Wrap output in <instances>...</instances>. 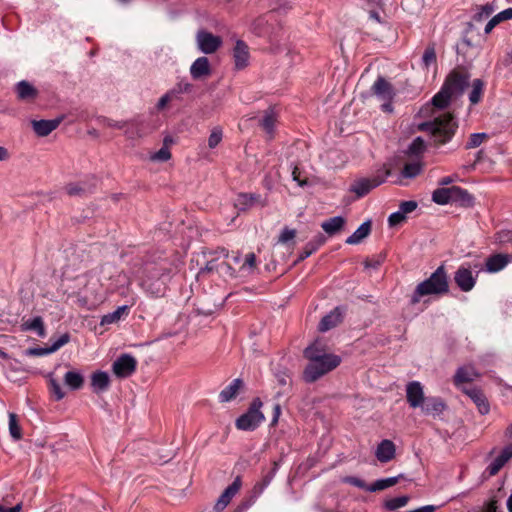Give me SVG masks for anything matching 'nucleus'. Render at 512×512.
<instances>
[{
  "instance_id": "obj_1",
  "label": "nucleus",
  "mask_w": 512,
  "mask_h": 512,
  "mask_svg": "<svg viewBox=\"0 0 512 512\" xmlns=\"http://www.w3.org/2000/svg\"><path fill=\"white\" fill-rule=\"evenodd\" d=\"M468 84L467 74L456 71L450 73L431 103L421 109L423 115L431 114L433 120L420 123L419 130L431 134L436 143L444 144L450 141L457 129V123L450 113L443 112L442 109L448 106L452 95L461 94Z\"/></svg>"
},
{
  "instance_id": "obj_2",
  "label": "nucleus",
  "mask_w": 512,
  "mask_h": 512,
  "mask_svg": "<svg viewBox=\"0 0 512 512\" xmlns=\"http://www.w3.org/2000/svg\"><path fill=\"white\" fill-rule=\"evenodd\" d=\"M304 356L309 361L303 373V378L308 383L317 381L335 369L341 362L339 356L327 353L324 347L317 342L305 349Z\"/></svg>"
},
{
  "instance_id": "obj_3",
  "label": "nucleus",
  "mask_w": 512,
  "mask_h": 512,
  "mask_svg": "<svg viewBox=\"0 0 512 512\" xmlns=\"http://www.w3.org/2000/svg\"><path fill=\"white\" fill-rule=\"evenodd\" d=\"M449 292L448 276L443 265L439 266L426 280L420 282L410 299L415 305L426 296H442Z\"/></svg>"
},
{
  "instance_id": "obj_4",
  "label": "nucleus",
  "mask_w": 512,
  "mask_h": 512,
  "mask_svg": "<svg viewBox=\"0 0 512 512\" xmlns=\"http://www.w3.org/2000/svg\"><path fill=\"white\" fill-rule=\"evenodd\" d=\"M164 268L151 267L145 270L140 286L151 296H162L165 292Z\"/></svg>"
},
{
  "instance_id": "obj_5",
  "label": "nucleus",
  "mask_w": 512,
  "mask_h": 512,
  "mask_svg": "<svg viewBox=\"0 0 512 512\" xmlns=\"http://www.w3.org/2000/svg\"><path fill=\"white\" fill-rule=\"evenodd\" d=\"M262 406V401L259 398H255L247 412L237 418V429L243 431L255 430L265 419L264 414L261 412Z\"/></svg>"
},
{
  "instance_id": "obj_6",
  "label": "nucleus",
  "mask_w": 512,
  "mask_h": 512,
  "mask_svg": "<svg viewBox=\"0 0 512 512\" xmlns=\"http://www.w3.org/2000/svg\"><path fill=\"white\" fill-rule=\"evenodd\" d=\"M390 171L388 169L378 173L369 178H360L354 181L350 187V191L355 193L357 197H363L368 194L372 189L378 187L385 182L389 176Z\"/></svg>"
},
{
  "instance_id": "obj_7",
  "label": "nucleus",
  "mask_w": 512,
  "mask_h": 512,
  "mask_svg": "<svg viewBox=\"0 0 512 512\" xmlns=\"http://www.w3.org/2000/svg\"><path fill=\"white\" fill-rule=\"evenodd\" d=\"M371 89L373 94L382 102L381 109L384 112H392V101L395 96L392 85L383 77H378Z\"/></svg>"
},
{
  "instance_id": "obj_8",
  "label": "nucleus",
  "mask_w": 512,
  "mask_h": 512,
  "mask_svg": "<svg viewBox=\"0 0 512 512\" xmlns=\"http://www.w3.org/2000/svg\"><path fill=\"white\" fill-rule=\"evenodd\" d=\"M222 38L206 30H199L196 34L198 49L204 54H213L222 46Z\"/></svg>"
},
{
  "instance_id": "obj_9",
  "label": "nucleus",
  "mask_w": 512,
  "mask_h": 512,
  "mask_svg": "<svg viewBox=\"0 0 512 512\" xmlns=\"http://www.w3.org/2000/svg\"><path fill=\"white\" fill-rule=\"evenodd\" d=\"M137 361L130 354H122L112 365L113 373L120 378L129 377L136 370Z\"/></svg>"
},
{
  "instance_id": "obj_10",
  "label": "nucleus",
  "mask_w": 512,
  "mask_h": 512,
  "mask_svg": "<svg viewBox=\"0 0 512 512\" xmlns=\"http://www.w3.org/2000/svg\"><path fill=\"white\" fill-rule=\"evenodd\" d=\"M478 277V273H473L468 267L460 266L454 275V281L463 292L471 291Z\"/></svg>"
},
{
  "instance_id": "obj_11",
  "label": "nucleus",
  "mask_w": 512,
  "mask_h": 512,
  "mask_svg": "<svg viewBox=\"0 0 512 512\" xmlns=\"http://www.w3.org/2000/svg\"><path fill=\"white\" fill-rule=\"evenodd\" d=\"M234 68L238 71L248 67L250 63V49L243 40H237L232 49Z\"/></svg>"
},
{
  "instance_id": "obj_12",
  "label": "nucleus",
  "mask_w": 512,
  "mask_h": 512,
  "mask_svg": "<svg viewBox=\"0 0 512 512\" xmlns=\"http://www.w3.org/2000/svg\"><path fill=\"white\" fill-rule=\"evenodd\" d=\"M406 398L407 402L412 408L421 407L425 397L423 386L418 381L409 382L406 386Z\"/></svg>"
},
{
  "instance_id": "obj_13",
  "label": "nucleus",
  "mask_w": 512,
  "mask_h": 512,
  "mask_svg": "<svg viewBox=\"0 0 512 512\" xmlns=\"http://www.w3.org/2000/svg\"><path fill=\"white\" fill-rule=\"evenodd\" d=\"M241 488V480L237 477L232 484H230L223 493L219 496L218 500L215 503V510L220 512L224 510L232 498L238 493Z\"/></svg>"
},
{
  "instance_id": "obj_14",
  "label": "nucleus",
  "mask_w": 512,
  "mask_h": 512,
  "mask_svg": "<svg viewBox=\"0 0 512 512\" xmlns=\"http://www.w3.org/2000/svg\"><path fill=\"white\" fill-rule=\"evenodd\" d=\"M232 262L239 266L238 272L241 276L251 275L256 269V256L254 253H248L244 259L240 254L232 257Z\"/></svg>"
},
{
  "instance_id": "obj_15",
  "label": "nucleus",
  "mask_w": 512,
  "mask_h": 512,
  "mask_svg": "<svg viewBox=\"0 0 512 512\" xmlns=\"http://www.w3.org/2000/svg\"><path fill=\"white\" fill-rule=\"evenodd\" d=\"M511 458L512 444H509L501 450L499 455H497L486 468V471L489 474V476L496 475Z\"/></svg>"
},
{
  "instance_id": "obj_16",
  "label": "nucleus",
  "mask_w": 512,
  "mask_h": 512,
  "mask_svg": "<svg viewBox=\"0 0 512 512\" xmlns=\"http://www.w3.org/2000/svg\"><path fill=\"white\" fill-rule=\"evenodd\" d=\"M463 392L470 397V399L475 403L478 408V411L482 415H486L490 411V405L488 400L481 389L477 387L463 388Z\"/></svg>"
},
{
  "instance_id": "obj_17",
  "label": "nucleus",
  "mask_w": 512,
  "mask_h": 512,
  "mask_svg": "<svg viewBox=\"0 0 512 512\" xmlns=\"http://www.w3.org/2000/svg\"><path fill=\"white\" fill-rule=\"evenodd\" d=\"M62 120L63 117L51 120H34L32 121V127L38 136L45 137L54 131L60 125Z\"/></svg>"
},
{
  "instance_id": "obj_18",
  "label": "nucleus",
  "mask_w": 512,
  "mask_h": 512,
  "mask_svg": "<svg viewBox=\"0 0 512 512\" xmlns=\"http://www.w3.org/2000/svg\"><path fill=\"white\" fill-rule=\"evenodd\" d=\"M92 391L96 394L107 391L110 387V376L105 371H96L90 377Z\"/></svg>"
},
{
  "instance_id": "obj_19",
  "label": "nucleus",
  "mask_w": 512,
  "mask_h": 512,
  "mask_svg": "<svg viewBox=\"0 0 512 512\" xmlns=\"http://www.w3.org/2000/svg\"><path fill=\"white\" fill-rule=\"evenodd\" d=\"M135 302H136V298L132 297L130 305L119 306L113 312L103 315L101 318L100 324L102 326H105V325H111V324L117 323L122 318H124L128 315L130 306L134 305Z\"/></svg>"
},
{
  "instance_id": "obj_20",
  "label": "nucleus",
  "mask_w": 512,
  "mask_h": 512,
  "mask_svg": "<svg viewBox=\"0 0 512 512\" xmlns=\"http://www.w3.org/2000/svg\"><path fill=\"white\" fill-rule=\"evenodd\" d=\"M480 376V373L471 365L459 367L454 375V384L460 386L463 383L474 381Z\"/></svg>"
},
{
  "instance_id": "obj_21",
  "label": "nucleus",
  "mask_w": 512,
  "mask_h": 512,
  "mask_svg": "<svg viewBox=\"0 0 512 512\" xmlns=\"http://www.w3.org/2000/svg\"><path fill=\"white\" fill-rule=\"evenodd\" d=\"M211 68L207 57L202 56L197 58L190 67L191 77L195 80L201 79L210 75Z\"/></svg>"
},
{
  "instance_id": "obj_22",
  "label": "nucleus",
  "mask_w": 512,
  "mask_h": 512,
  "mask_svg": "<svg viewBox=\"0 0 512 512\" xmlns=\"http://www.w3.org/2000/svg\"><path fill=\"white\" fill-rule=\"evenodd\" d=\"M420 408L426 415L438 416L445 410L446 405L439 397H427Z\"/></svg>"
},
{
  "instance_id": "obj_23",
  "label": "nucleus",
  "mask_w": 512,
  "mask_h": 512,
  "mask_svg": "<svg viewBox=\"0 0 512 512\" xmlns=\"http://www.w3.org/2000/svg\"><path fill=\"white\" fill-rule=\"evenodd\" d=\"M395 452L394 443L391 440L385 439L378 444L375 455L380 462L386 463L395 457Z\"/></svg>"
},
{
  "instance_id": "obj_24",
  "label": "nucleus",
  "mask_w": 512,
  "mask_h": 512,
  "mask_svg": "<svg viewBox=\"0 0 512 512\" xmlns=\"http://www.w3.org/2000/svg\"><path fill=\"white\" fill-rule=\"evenodd\" d=\"M341 321L342 313L341 310L337 307L321 319L319 323V330L321 332H326L337 326Z\"/></svg>"
},
{
  "instance_id": "obj_25",
  "label": "nucleus",
  "mask_w": 512,
  "mask_h": 512,
  "mask_svg": "<svg viewBox=\"0 0 512 512\" xmlns=\"http://www.w3.org/2000/svg\"><path fill=\"white\" fill-rule=\"evenodd\" d=\"M210 254L213 255V257H211L210 259L207 260L205 267L202 268L200 272L201 273L214 272V271L217 273L222 272V270H220V268H219V266H220L219 260L227 258L228 251L224 248H221L220 250H217Z\"/></svg>"
},
{
  "instance_id": "obj_26",
  "label": "nucleus",
  "mask_w": 512,
  "mask_h": 512,
  "mask_svg": "<svg viewBox=\"0 0 512 512\" xmlns=\"http://www.w3.org/2000/svg\"><path fill=\"white\" fill-rule=\"evenodd\" d=\"M509 261H510V259L507 255H504V254L492 255L486 260V265H485L486 271H488L490 273L499 272L505 268V266L508 264Z\"/></svg>"
},
{
  "instance_id": "obj_27",
  "label": "nucleus",
  "mask_w": 512,
  "mask_h": 512,
  "mask_svg": "<svg viewBox=\"0 0 512 512\" xmlns=\"http://www.w3.org/2000/svg\"><path fill=\"white\" fill-rule=\"evenodd\" d=\"M65 385L71 390H79L84 385V376L79 370H69L63 377Z\"/></svg>"
},
{
  "instance_id": "obj_28",
  "label": "nucleus",
  "mask_w": 512,
  "mask_h": 512,
  "mask_svg": "<svg viewBox=\"0 0 512 512\" xmlns=\"http://www.w3.org/2000/svg\"><path fill=\"white\" fill-rule=\"evenodd\" d=\"M277 118L278 116L274 109H267L264 111V115L260 120V126L270 138H272L274 135Z\"/></svg>"
},
{
  "instance_id": "obj_29",
  "label": "nucleus",
  "mask_w": 512,
  "mask_h": 512,
  "mask_svg": "<svg viewBox=\"0 0 512 512\" xmlns=\"http://www.w3.org/2000/svg\"><path fill=\"white\" fill-rule=\"evenodd\" d=\"M371 232V221L363 222L356 231L346 239V243L356 245L361 243Z\"/></svg>"
},
{
  "instance_id": "obj_30",
  "label": "nucleus",
  "mask_w": 512,
  "mask_h": 512,
  "mask_svg": "<svg viewBox=\"0 0 512 512\" xmlns=\"http://www.w3.org/2000/svg\"><path fill=\"white\" fill-rule=\"evenodd\" d=\"M243 382L240 379H234L227 387H225L219 394V401L222 403H226L231 401L236 397L240 388L242 387Z\"/></svg>"
},
{
  "instance_id": "obj_31",
  "label": "nucleus",
  "mask_w": 512,
  "mask_h": 512,
  "mask_svg": "<svg viewBox=\"0 0 512 512\" xmlns=\"http://www.w3.org/2000/svg\"><path fill=\"white\" fill-rule=\"evenodd\" d=\"M113 282H115L114 284H112L113 291L118 292L121 296H125V297L128 296L131 281L126 273H123V272L118 273L115 276Z\"/></svg>"
},
{
  "instance_id": "obj_32",
  "label": "nucleus",
  "mask_w": 512,
  "mask_h": 512,
  "mask_svg": "<svg viewBox=\"0 0 512 512\" xmlns=\"http://www.w3.org/2000/svg\"><path fill=\"white\" fill-rule=\"evenodd\" d=\"M452 203H457L463 207H470L474 203V198L467 190L459 186H453Z\"/></svg>"
},
{
  "instance_id": "obj_33",
  "label": "nucleus",
  "mask_w": 512,
  "mask_h": 512,
  "mask_svg": "<svg viewBox=\"0 0 512 512\" xmlns=\"http://www.w3.org/2000/svg\"><path fill=\"white\" fill-rule=\"evenodd\" d=\"M21 330L34 331L39 337H44L46 334L43 319L40 316L24 321L21 324Z\"/></svg>"
},
{
  "instance_id": "obj_34",
  "label": "nucleus",
  "mask_w": 512,
  "mask_h": 512,
  "mask_svg": "<svg viewBox=\"0 0 512 512\" xmlns=\"http://www.w3.org/2000/svg\"><path fill=\"white\" fill-rule=\"evenodd\" d=\"M345 225V219L342 216L332 217L322 222L321 227L328 235H334Z\"/></svg>"
},
{
  "instance_id": "obj_35",
  "label": "nucleus",
  "mask_w": 512,
  "mask_h": 512,
  "mask_svg": "<svg viewBox=\"0 0 512 512\" xmlns=\"http://www.w3.org/2000/svg\"><path fill=\"white\" fill-rule=\"evenodd\" d=\"M453 199V186L452 187H442L434 190L432 193V200L439 205H446L452 203Z\"/></svg>"
},
{
  "instance_id": "obj_36",
  "label": "nucleus",
  "mask_w": 512,
  "mask_h": 512,
  "mask_svg": "<svg viewBox=\"0 0 512 512\" xmlns=\"http://www.w3.org/2000/svg\"><path fill=\"white\" fill-rule=\"evenodd\" d=\"M324 238L322 235H318L315 239L308 242L303 250L300 252L298 261H303L304 259L308 258L310 255H312L315 251L319 249L320 246L324 244Z\"/></svg>"
},
{
  "instance_id": "obj_37",
  "label": "nucleus",
  "mask_w": 512,
  "mask_h": 512,
  "mask_svg": "<svg viewBox=\"0 0 512 512\" xmlns=\"http://www.w3.org/2000/svg\"><path fill=\"white\" fill-rule=\"evenodd\" d=\"M16 92L20 99H31L37 95L36 89L27 81L22 80L16 85Z\"/></svg>"
},
{
  "instance_id": "obj_38",
  "label": "nucleus",
  "mask_w": 512,
  "mask_h": 512,
  "mask_svg": "<svg viewBox=\"0 0 512 512\" xmlns=\"http://www.w3.org/2000/svg\"><path fill=\"white\" fill-rule=\"evenodd\" d=\"M401 477L402 475H398L394 477L378 479L367 488V491L376 492L394 486Z\"/></svg>"
},
{
  "instance_id": "obj_39",
  "label": "nucleus",
  "mask_w": 512,
  "mask_h": 512,
  "mask_svg": "<svg viewBox=\"0 0 512 512\" xmlns=\"http://www.w3.org/2000/svg\"><path fill=\"white\" fill-rule=\"evenodd\" d=\"M410 501V497L407 495H402L395 498H390L384 501L383 507L388 511H395L399 508H402L408 504Z\"/></svg>"
},
{
  "instance_id": "obj_40",
  "label": "nucleus",
  "mask_w": 512,
  "mask_h": 512,
  "mask_svg": "<svg viewBox=\"0 0 512 512\" xmlns=\"http://www.w3.org/2000/svg\"><path fill=\"white\" fill-rule=\"evenodd\" d=\"M483 90V81L481 79H474L472 82L471 91L469 93V101L471 102V104L475 105L481 100Z\"/></svg>"
},
{
  "instance_id": "obj_41",
  "label": "nucleus",
  "mask_w": 512,
  "mask_h": 512,
  "mask_svg": "<svg viewBox=\"0 0 512 512\" xmlns=\"http://www.w3.org/2000/svg\"><path fill=\"white\" fill-rule=\"evenodd\" d=\"M422 170V163L419 160H415L410 163H406L402 175L405 178H414L420 174Z\"/></svg>"
},
{
  "instance_id": "obj_42",
  "label": "nucleus",
  "mask_w": 512,
  "mask_h": 512,
  "mask_svg": "<svg viewBox=\"0 0 512 512\" xmlns=\"http://www.w3.org/2000/svg\"><path fill=\"white\" fill-rule=\"evenodd\" d=\"M9 432L14 440H19L22 437L21 428L15 413H9Z\"/></svg>"
},
{
  "instance_id": "obj_43",
  "label": "nucleus",
  "mask_w": 512,
  "mask_h": 512,
  "mask_svg": "<svg viewBox=\"0 0 512 512\" xmlns=\"http://www.w3.org/2000/svg\"><path fill=\"white\" fill-rule=\"evenodd\" d=\"M254 200L255 197L252 194H239L235 201V207L238 210H246L252 206Z\"/></svg>"
},
{
  "instance_id": "obj_44",
  "label": "nucleus",
  "mask_w": 512,
  "mask_h": 512,
  "mask_svg": "<svg viewBox=\"0 0 512 512\" xmlns=\"http://www.w3.org/2000/svg\"><path fill=\"white\" fill-rule=\"evenodd\" d=\"M65 191L70 196H82L90 191L84 184L82 183H70L66 185Z\"/></svg>"
},
{
  "instance_id": "obj_45",
  "label": "nucleus",
  "mask_w": 512,
  "mask_h": 512,
  "mask_svg": "<svg viewBox=\"0 0 512 512\" xmlns=\"http://www.w3.org/2000/svg\"><path fill=\"white\" fill-rule=\"evenodd\" d=\"M223 139V130L220 127H214L208 137V146L211 149L216 148Z\"/></svg>"
},
{
  "instance_id": "obj_46",
  "label": "nucleus",
  "mask_w": 512,
  "mask_h": 512,
  "mask_svg": "<svg viewBox=\"0 0 512 512\" xmlns=\"http://www.w3.org/2000/svg\"><path fill=\"white\" fill-rule=\"evenodd\" d=\"M124 133L129 139L140 138L142 136L140 124L137 121L128 122V126L125 127Z\"/></svg>"
},
{
  "instance_id": "obj_47",
  "label": "nucleus",
  "mask_w": 512,
  "mask_h": 512,
  "mask_svg": "<svg viewBox=\"0 0 512 512\" xmlns=\"http://www.w3.org/2000/svg\"><path fill=\"white\" fill-rule=\"evenodd\" d=\"M426 148L425 141L421 137L415 138L408 147L410 155L418 156L424 152Z\"/></svg>"
},
{
  "instance_id": "obj_48",
  "label": "nucleus",
  "mask_w": 512,
  "mask_h": 512,
  "mask_svg": "<svg viewBox=\"0 0 512 512\" xmlns=\"http://www.w3.org/2000/svg\"><path fill=\"white\" fill-rule=\"evenodd\" d=\"M171 156L169 148L162 147L157 152L152 153L149 158L153 162H166L171 159Z\"/></svg>"
},
{
  "instance_id": "obj_49",
  "label": "nucleus",
  "mask_w": 512,
  "mask_h": 512,
  "mask_svg": "<svg viewBox=\"0 0 512 512\" xmlns=\"http://www.w3.org/2000/svg\"><path fill=\"white\" fill-rule=\"evenodd\" d=\"M49 388L57 401L65 397V392L63 391L60 383L53 377H50L49 379Z\"/></svg>"
},
{
  "instance_id": "obj_50",
  "label": "nucleus",
  "mask_w": 512,
  "mask_h": 512,
  "mask_svg": "<svg viewBox=\"0 0 512 512\" xmlns=\"http://www.w3.org/2000/svg\"><path fill=\"white\" fill-rule=\"evenodd\" d=\"M70 340V336L68 333H64L59 336L57 339H51V345L49 346L50 351L52 353L58 351L61 347L66 345Z\"/></svg>"
},
{
  "instance_id": "obj_51",
  "label": "nucleus",
  "mask_w": 512,
  "mask_h": 512,
  "mask_svg": "<svg viewBox=\"0 0 512 512\" xmlns=\"http://www.w3.org/2000/svg\"><path fill=\"white\" fill-rule=\"evenodd\" d=\"M436 62V52L433 46L427 47L422 56L423 65L428 68Z\"/></svg>"
},
{
  "instance_id": "obj_52",
  "label": "nucleus",
  "mask_w": 512,
  "mask_h": 512,
  "mask_svg": "<svg viewBox=\"0 0 512 512\" xmlns=\"http://www.w3.org/2000/svg\"><path fill=\"white\" fill-rule=\"evenodd\" d=\"M486 138H487L486 133L471 134L469 141L467 143V148H476V147L480 146Z\"/></svg>"
},
{
  "instance_id": "obj_53",
  "label": "nucleus",
  "mask_w": 512,
  "mask_h": 512,
  "mask_svg": "<svg viewBox=\"0 0 512 512\" xmlns=\"http://www.w3.org/2000/svg\"><path fill=\"white\" fill-rule=\"evenodd\" d=\"M494 12V7L491 4H486L480 7L479 11L475 15L477 21L488 18Z\"/></svg>"
},
{
  "instance_id": "obj_54",
  "label": "nucleus",
  "mask_w": 512,
  "mask_h": 512,
  "mask_svg": "<svg viewBox=\"0 0 512 512\" xmlns=\"http://www.w3.org/2000/svg\"><path fill=\"white\" fill-rule=\"evenodd\" d=\"M405 220H406V216L403 213H401L400 210L393 212L388 217V223H389V226H391V227L397 226V225L403 223Z\"/></svg>"
},
{
  "instance_id": "obj_55",
  "label": "nucleus",
  "mask_w": 512,
  "mask_h": 512,
  "mask_svg": "<svg viewBox=\"0 0 512 512\" xmlns=\"http://www.w3.org/2000/svg\"><path fill=\"white\" fill-rule=\"evenodd\" d=\"M176 91L175 90H171V91H168L167 93H165L158 101L157 103V109L158 110H162L164 109L167 104L176 96Z\"/></svg>"
},
{
  "instance_id": "obj_56",
  "label": "nucleus",
  "mask_w": 512,
  "mask_h": 512,
  "mask_svg": "<svg viewBox=\"0 0 512 512\" xmlns=\"http://www.w3.org/2000/svg\"><path fill=\"white\" fill-rule=\"evenodd\" d=\"M296 236V231L294 229H290V228H284L280 235H279V238H278V242L279 243H287L288 241L294 239V237Z\"/></svg>"
},
{
  "instance_id": "obj_57",
  "label": "nucleus",
  "mask_w": 512,
  "mask_h": 512,
  "mask_svg": "<svg viewBox=\"0 0 512 512\" xmlns=\"http://www.w3.org/2000/svg\"><path fill=\"white\" fill-rule=\"evenodd\" d=\"M219 268L222 270V272H219L220 275L236 277V270L231 264L221 261Z\"/></svg>"
},
{
  "instance_id": "obj_58",
  "label": "nucleus",
  "mask_w": 512,
  "mask_h": 512,
  "mask_svg": "<svg viewBox=\"0 0 512 512\" xmlns=\"http://www.w3.org/2000/svg\"><path fill=\"white\" fill-rule=\"evenodd\" d=\"M417 208V202L415 201H404L400 204L399 210L401 213H403L405 216L408 213L413 212Z\"/></svg>"
},
{
  "instance_id": "obj_59",
  "label": "nucleus",
  "mask_w": 512,
  "mask_h": 512,
  "mask_svg": "<svg viewBox=\"0 0 512 512\" xmlns=\"http://www.w3.org/2000/svg\"><path fill=\"white\" fill-rule=\"evenodd\" d=\"M52 352L50 351V348L49 347H45V348H29L28 350H26V355L28 356H44V355H48V354H51Z\"/></svg>"
},
{
  "instance_id": "obj_60",
  "label": "nucleus",
  "mask_w": 512,
  "mask_h": 512,
  "mask_svg": "<svg viewBox=\"0 0 512 512\" xmlns=\"http://www.w3.org/2000/svg\"><path fill=\"white\" fill-rule=\"evenodd\" d=\"M344 482L349 483L355 487L365 489V490H367V488L369 487L365 484V482L363 480H361L357 477H346L344 479Z\"/></svg>"
},
{
  "instance_id": "obj_61",
  "label": "nucleus",
  "mask_w": 512,
  "mask_h": 512,
  "mask_svg": "<svg viewBox=\"0 0 512 512\" xmlns=\"http://www.w3.org/2000/svg\"><path fill=\"white\" fill-rule=\"evenodd\" d=\"M500 22H501V21H500V19L498 18L497 14H496L494 17H492V18L488 21V23L486 24V26H485V28H484V32H485L486 34H489V33L494 29V27H495L496 25H498Z\"/></svg>"
},
{
  "instance_id": "obj_62",
  "label": "nucleus",
  "mask_w": 512,
  "mask_h": 512,
  "mask_svg": "<svg viewBox=\"0 0 512 512\" xmlns=\"http://www.w3.org/2000/svg\"><path fill=\"white\" fill-rule=\"evenodd\" d=\"M292 178L295 182L298 183L300 187H303L307 184V181L305 179L300 178V171L297 167H294L292 171Z\"/></svg>"
},
{
  "instance_id": "obj_63",
  "label": "nucleus",
  "mask_w": 512,
  "mask_h": 512,
  "mask_svg": "<svg viewBox=\"0 0 512 512\" xmlns=\"http://www.w3.org/2000/svg\"><path fill=\"white\" fill-rule=\"evenodd\" d=\"M500 21L512 19V8H507L497 14Z\"/></svg>"
},
{
  "instance_id": "obj_64",
  "label": "nucleus",
  "mask_w": 512,
  "mask_h": 512,
  "mask_svg": "<svg viewBox=\"0 0 512 512\" xmlns=\"http://www.w3.org/2000/svg\"><path fill=\"white\" fill-rule=\"evenodd\" d=\"M265 489V484H262L261 482L256 483L253 487V496L255 498L259 497Z\"/></svg>"
}]
</instances>
